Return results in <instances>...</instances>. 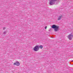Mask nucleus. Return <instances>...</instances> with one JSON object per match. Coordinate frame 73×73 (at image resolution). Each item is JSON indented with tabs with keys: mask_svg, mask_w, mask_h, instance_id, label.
I'll use <instances>...</instances> for the list:
<instances>
[{
	"mask_svg": "<svg viewBox=\"0 0 73 73\" xmlns=\"http://www.w3.org/2000/svg\"><path fill=\"white\" fill-rule=\"evenodd\" d=\"M55 1V0H50V5H53L54 4V3Z\"/></svg>",
	"mask_w": 73,
	"mask_h": 73,
	"instance_id": "7ed1b4c3",
	"label": "nucleus"
},
{
	"mask_svg": "<svg viewBox=\"0 0 73 73\" xmlns=\"http://www.w3.org/2000/svg\"><path fill=\"white\" fill-rule=\"evenodd\" d=\"M52 28L53 29H54V30L55 32H57L59 28V26H57L55 25H53L52 27Z\"/></svg>",
	"mask_w": 73,
	"mask_h": 73,
	"instance_id": "f257e3e1",
	"label": "nucleus"
},
{
	"mask_svg": "<svg viewBox=\"0 0 73 73\" xmlns=\"http://www.w3.org/2000/svg\"><path fill=\"white\" fill-rule=\"evenodd\" d=\"M33 49L34 51H38L39 50V46H35Z\"/></svg>",
	"mask_w": 73,
	"mask_h": 73,
	"instance_id": "f03ea898",
	"label": "nucleus"
},
{
	"mask_svg": "<svg viewBox=\"0 0 73 73\" xmlns=\"http://www.w3.org/2000/svg\"><path fill=\"white\" fill-rule=\"evenodd\" d=\"M47 28V27H46V26L45 27V29H46V28Z\"/></svg>",
	"mask_w": 73,
	"mask_h": 73,
	"instance_id": "0eeeda50",
	"label": "nucleus"
},
{
	"mask_svg": "<svg viewBox=\"0 0 73 73\" xmlns=\"http://www.w3.org/2000/svg\"><path fill=\"white\" fill-rule=\"evenodd\" d=\"M62 17V15L60 16L58 18V20H61V17Z\"/></svg>",
	"mask_w": 73,
	"mask_h": 73,
	"instance_id": "39448f33",
	"label": "nucleus"
},
{
	"mask_svg": "<svg viewBox=\"0 0 73 73\" xmlns=\"http://www.w3.org/2000/svg\"><path fill=\"white\" fill-rule=\"evenodd\" d=\"M39 47L40 49H42L43 48V46L42 45H40L39 46Z\"/></svg>",
	"mask_w": 73,
	"mask_h": 73,
	"instance_id": "423d86ee",
	"label": "nucleus"
},
{
	"mask_svg": "<svg viewBox=\"0 0 73 73\" xmlns=\"http://www.w3.org/2000/svg\"><path fill=\"white\" fill-rule=\"evenodd\" d=\"M14 65H16V66H19L20 65V64L18 62H16L15 63L13 64Z\"/></svg>",
	"mask_w": 73,
	"mask_h": 73,
	"instance_id": "20e7f679",
	"label": "nucleus"
}]
</instances>
